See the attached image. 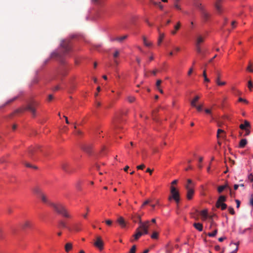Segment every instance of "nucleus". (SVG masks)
<instances>
[{"instance_id": "4c0bfd02", "label": "nucleus", "mask_w": 253, "mask_h": 253, "mask_svg": "<svg viewBox=\"0 0 253 253\" xmlns=\"http://www.w3.org/2000/svg\"><path fill=\"white\" fill-rule=\"evenodd\" d=\"M158 233L157 232H154L151 235V238L152 239H156L158 238Z\"/></svg>"}, {"instance_id": "6e6552de", "label": "nucleus", "mask_w": 253, "mask_h": 253, "mask_svg": "<svg viewBox=\"0 0 253 253\" xmlns=\"http://www.w3.org/2000/svg\"><path fill=\"white\" fill-rule=\"evenodd\" d=\"M120 51L119 49H115L114 52L113 54V64L114 66H117L119 63V59L118 58L120 55Z\"/></svg>"}, {"instance_id": "8fccbe9b", "label": "nucleus", "mask_w": 253, "mask_h": 253, "mask_svg": "<svg viewBox=\"0 0 253 253\" xmlns=\"http://www.w3.org/2000/svg\"><path fill=\"white\" fill-rule=\"evenodd\" d=\"M222 132H224V130L221 129H218L217 130V137H218L219 136V134L220 133H222Z\"/></svg>"}, {"instance_id": "ea45409f", "label": "nucleus", "mask_w": 253, "mask_h": 253, "mask_svg": "<svg viewBox=\"0 0 253 253\" xmlns=\"http://www.w3.org/2000/svg\"><path fill=\"white\" fill-rule=\"evenodd\" d=\"M220 208L222 210H224L227 208V205L225 203H222L220 204Z\"/></svg>"}, {"instance_id": "473e14b6", "label": "nucleus", "mask_w": 253, "mask_h": 253, "mask_svg": "<svg viewBox=\"0 0 253 253\" xmlns=\"http://www.w3.org/2000/svg\"><path fill=\"white\" fill-rule=\"evenodd\" d=\"M59 226L63 227V228H67L69 230H71V229L70 228L66 226V223L63 221H60L59 222Z\"/></svg>"}, {"instance_id": "f704fd0d", "label": "nucleus", "mask_w": 253, "mask_h": 253, "mask_svg": "<svg viewBox=\"0 0 253 253\" xmlns=\"http://www.w3.org/2000/svg\"><path fill=\"white\" fill-rule=\"evenodd\" d=\"M16 98H17V97H14V98H12L11 99H9L1 108L3 107L5 105H8V104H10V103L12 102L15 100H16Z\"/></svg>"}, {"instance_id": "c9c22d12", "label": "nucleus", "mask_w": 253, "mask_h": 253, "mask_svg": "<svg viewBox=\"0 0 253 253\" xmlns=\"http://www.w3.org/2000/svg\"><path fill=\"white\" fill-rule=\"evenodd\" d=\"M81 184H82V181L81 180H79L76 182L75 186L78 190L81 189Z\"/></svg>"}, {"instance_id": "4468645a", "label": "nucleus", "mask_w": 253, "mask_h": 253, "mask_svg": "<svg viewBox=\"0 0 253 253\" xmlns=\"http://www.w3.org/2000/svg\"><path fill=\"white\" fill-rule=\"evenodd\" d=\"M216 78L215 80L216 83L219 86L224 85L226 84V82H220L219 81V73L218 72H216Z\"/></svg>"}, {"instance_id": "5fc2aeb1", "label": "nucleus", "mask_w": 253, "mask_h": 253, "mask_svg": "<svg viewBox=\"0 0 253 253\" xmlns=\"http://www.w3.org/2000/svg\"><path fill=\"white\" fill-rule=\"evenodd\" d=\"M235 202L236 203V204H237V206H236L237 208H239L240 206V201L239 200L236 199V200H235Z\"/></svg>"}, {"instance_id": "dca6fc26", "label": "nucleus", "mask_w": 253, "mask_h": 253, "mask_svg": "<svg viewBox=\"0 0 253 253\" xmlns=\"http://www.w3.org/2000/svg\"><path fill=\"white\" fill-rule=\"evenodd\" d=\"M200 215H201L203 220H206L208 217V210H204L200 211Z\"/></svg>"}, {"instance_id": "20e7f679", "label": "nucleus", "mask_w": 253, "mask_h": 253, "mask_svg": "<svg viewBox=\"0 0 253 253\" xmlns=\"http://www.w3.org/2000/svg\"><path fill=\"white\" fill-rule=\"evenodd\" d=\"M33 192L41 199V201L45 204L49 205L51 203L48 200L46 195L42 191V189L39 186H35L32 189Z\"/></svg>"}, {"instance_id": "39448f33", "label": "nucleus", "mask_w": 253, "mask_h": 253, "mask_svg": "<svg viewBox=\"0 0 253 253\" xmlns=\"http://www.w3.org/2000/svg\"><path fill=\"white\" fill-rule=\"evenodd\" d=\"M61 46L63 51V55L67 54L71 49V44L68 40L63 41L61 43Z\"/></svg>"}, {"instance_id": "37998d69", "label": "nucleus", "mask_w": 253, "mask_h": 253, "mask_svg": "<svg viewBox=\"0 0 253 253\" xmlns=\"http://www.w3.org/2000/svg\"><path fill=\"white\" fill-rule=\"evenodd\" d=\"M248 88H249V89L250 90H252V88L253 87V85L252 81H249L248 82Z\"/></svg>"}, {"instance_id": "ddd939ff", "label": "nucleus", "mask_w": 253, "mask_h": 253, "mask_svg": "<svg viewBox=\"0 0 253 253\" xmlns=\"http://www.w3.org/2000/svg\"><path fill=\"white\" fill-rule=\"evenodd\" d=\"M221 0H216L215 4V8L218 13H221L222 12V8L220 5Z\"/></svg>"}, {"instance_id": "f3484780", "label": "nucleus", "mask_w": 253, "mask_h": 253, "mask_svg": "<svg viewBox=\"0 0 253 253\" xmlns=\"http://www.w3.org/2000/svg\"><path fill=\"white\" fill-rule=\"evenodd\" d=\"M117 222L119 224V225L123 228L126 227V222L124 219L122 217H120L118 220Z\"/></svg>"}, {"instance_id": "603ef678", "label": "nucleus", "mask_w": 253, "mask_h": 253, "mask_svg": "<svg viewBox=\"0 0 253 253\" xmlns=\"http://www.w3.org/2000/svg\"><path fill=\"white\" fill-rule=\"evenodd\" d=\"M145 168V165L143 164H142L141 165L138 166L137 167V169H143Z\"/></svg>"}, {"instance_id": "f8f14e48", "label": "nucleus", "mask_w": 253, "mask_h": 253, "mask_svg": "<svg viewBox=\"0 0 253 253\" xmlns=\"http://www.w3.org/2000/svg\"><path fill=\"white\" fill-rule=\"evenodd\" d=\"M94 245L95 247L98 248L99 249H102L103 246V242L100 237H98L97 238L96 241L94 243Z\"/></svg>"}, {"instance_id": "aec40b11", "label": "nucleus", "mask_w": 253, "mask_h": 253, "mask_svg": "<svg viewBox=\"0 0 253 253\" xmlns=\"http://www.w3.org/2000/svg\"><path fill=\"white\" fill-rule=\"evenodd\" d=\"M249 126H250V123L247 121L245 120L244 121V124H241L239 127L242 129H246V127Z\"/></svg>"}, {"instance_id": "423d86ee", "label": "nucleus", "mask_w": 253, "mask_h": 253, "mask_svg": "<svg viewBox=\"0 0 253 253\" xmlns=\"http://www.w3.org/2000/svg\"><path fill=\"white\" fill-rule=\"evenodd\" d=\"M170 194L171 195L169 196L168 198L169 201L180 197L179 192L176 190L175 187L173 186L170 187Z\"/></svg>"}, {"instance_id": "c756f323", "label": "nucleus", "mask_w": 253, "mask_h": 253, "mask_svg": "<svg viewBox=\"0 0 253 253\" xmlns=\"http://www.w3.org/2000/svg\"><path fill=\"white\" fill-rule=\"evenodd\" d=\"M165 37V35L164 34H160V36H159V39H158V45H160L164 38Z\"/></svg>"}, {"instance_id": "69168bd1", "label": "nucleus", "mask_w": 253, "mask_h": 253, "mask_svg": "<svg viewBox=\"0 0 253 253\" xmlns=\"http://www.w3.org/2000/svg\"><path fill=\"white\" fill-rule=\"evenodd\" d=\"M74 229L76 231H79L80 230V229L77 225L75 226Z\"/></svg>"}, {"instance_id": "a211bd4d", "label": "nucleus", "mask_w": 253, "mask_h": 253, "mask_svg": "<svg viewBox=\"0 0 253 253\" xmlns=\"http://www.w3.org/2000/svg\"><path fill=\"white\" fill-rule=\"evenodd\" d=\"M181 24L180 22H178L176 25L174 26V30H173L171 32L172 35H174L176 34V31L178 30L180 27Z\"/></svg>"}, {"instance_id": "b1692460", "label": "nucleus", "mask_w": 253, "mask_h": 253, "mask_svg": "<svg viewBox=\"0 0 253 253\" xmlns=\"http://www.w3.org/2000/svg\"><path fill=\"white\" fill-rule=\"evenodd\" d=\"M199 99V97L196 96L191 101V105L192 107H196V102Z\"/></svg>"}, {"instance_id": "0e129e2a", "label": "nucleus", "mask_w": 253, "mask_h": 253, "mask_svg": "<svg viewBox=\"0 0 253 253\" xmlns=\"http://www.w3.org/2000/svg\"><path fill=\"white\" fill-rule=\"evenodd\" d=\"M205 111L207 114H211V110H210L209 109H205Z\"/></svg>"}, {"instance_id": "2f4dec72", "label": "nucleus", "mask_w": 253, "mask_h": 253, "mask_svg": "<svg viewBox=\"0 0 253 253\" xmlns=\"http://www.w3.org/2000/svg\"><path fill=\"white\" fill-rule=\"evenodd\" d=\"M127 100L129 102L132 103L135 100V98L133 96H128L127 97Z\"/></svg>"}, {"instance_id": "a878e982", "label": "nucleus", "mask_w": 253, "mask_h": 253, "mask_svg": "<svg viewBox=\"0 0 253 253\" xmlns=\"http://www.w3.org/2000/svg\"><path fill=\"white\" fill-rule=\"evenodd\" d=\"M143 41L144 44L147 47L151 46L152 43L147 41V39L145 37H143Z\"/></svg>"}, {"instance_id": "7c9ffc66", "label": "nucleus", "mask_w": 253, "mask_h": 253, "mask_svg": "<svg viewBox=\"0 0 253 253\" xmlns=\"http://www.w3.org/2000/svg\"><path fill=\"white\" fill-rule=\"evenodd\" d=\"M196 41L200 44L204 41V38L201 36H199L196 39Z\"/></svg>"}, {"instance_id": "9b49d317", "label": "nucleus", "mask_w": 253, "mask_h": 253, "mask_svg": "<svg viewBox=\"0 0 253 253\" xmlns=\"http://www.w3.org/2000/svg\"><path fill=\"white\" fill-rule=\"evenodd\" d=\"M69 167V164L66 162H62L61 164V167L62 169L67 173L71 172V171L70 170Z\"/></svg>"}, {"instance_id": "774afa93", "label": "nucleus", "mask_w": 253, "mask_h": 253, "mask_svg": "<svg viewBox=\"0 0 253 253\" xmlns=\"http://www.w3.org/2000/svg\"><path fill=\"white\" fill-rule=\"evenodd\" d=\"M158 6L159 7V8L161 9H163V6L161 4V2H158Z\"/></svg>"}, {"instance_id": "79ce46f5", "label": "nucleus", "mask_w": 253, "mask_h": 253, "mask_svg": "<svg viewBox=\"0 0 253 253\" xmlns=\"http://www.w3.org/2000/svg\"><path fill=\"white\" fill-rule=\"evenodd\" d=\"M74 133L75 135L80 136L82 134V132L80 130L77 129V130H75V131L74 132Z\"/></svg>"}, {"instance_id": "864d4df0", "label": "nucleus", "mask_w": 253, "mask_h": 253, "mask_svg": "<svg viewBox=\"0 0 253 253\" xmlns=\"http://www.w3.org/2000/svg\"><path fill=\"white\" fill-rule=\"evenodd\" d=\"M239 102H245L246 103H248V101L247 100H246L245 99H243L242 98H239Z\"/></svg>"}, {"instance_id": "2eb2a0df", "label": "nucleus", "mask_w": 253, "mask_h": 253, "mask_svg": "<svg viewBox=\"0 0 253 253\" xmlns=\"http://www.w3.org/2000/svg\"><path fill=\"white\" fill-rule=\"evenodd\" d=\"M201 13V15H202V17L203 19L205 21H207L209 19L210 15L208 12H207L205 10H204V11H202Z\"/></svg>"}, {"instance_id": "4d7b16f0", "label": "nucleus", "mask_w": 253, "mask_h": 253, "mask_svg": "<svg viewBox=\"0 0 253 253\" xmlns=\"http://www.w3.org/2000/svg\"><path fill=\"white\" fill-rule=\"evenodd\" d=\"M247 70L248 71L250 72H253V69H252V68H251V65H250H250L248 66V67H247Z\"/></svg>"}, {"instance_id": "052dcab7", "label": "nucleus", "mask_w": 253, "mask_h": 253, "mask_svg": "<svg viewBox=\"0 0 253 253\" xmlns=\"http://www.w3.org/2000/svg\"><path fill=\"white\" fill-rule=\"evenodd\" d=\"M149 202H150V201H149V200H146V201H145L143 203V205H142V207H142V208H143L145 205L148 204L149 203Z\"/></svg>"}, {"instance_id": "e433bc0d", "label": "nucleus", "mask_w": 253, "mask_h": 253, "mask_svg": "<svg viewBox=\"0 0 253 253\" xmlns=\"http://www.w3.org/2000/svg\"><path fill=\"white\" fill-rule=\"evenodd\" d=\"M24 164L25 165L26 167H27L28 168H33V169H37V167L36 166H33L31 164L28 163L27 162H24Z\"/></svg>"}, {"instance_id": "de8ad7c7", "label": "nucleus", "mask_w": 253, "mask_h": 253, "mask_svg": "<svg viewBox=\"0 0 253 253\" xmlns=\"http://www.w3.org/2000/svg\"><path fill=\"white\" fill-rule=\"evenodd\" d=\"M36 151V148H31L29 149V153L32 155L34 152L35 151Z\"/></svg>"}, {"instance_id": "4be33fe9", "label": "nucleus", "mask_w": 253, "mask_h": 253, "mask_svg": "<svg viewBox=\"0 0 253 253\" xmlns=\"http://www.w3.org/2000/svg\"><path fill=\"white\" fill-rule=\"evenodd\" d=\"M72 249V244L71 243H67L65 246V249L66 252H69Z\"/></svg>"}, {"instance_id": "72a5a7b5", "label": "nucleus", "mask_w": 253, "mask_h": 253, "mask_svg": "<svg viewBox=\"0 0 253 253\" xmlns=\"http://www.w3.org/2000/svg\"><path fill=\"white\" fill-rule=\"evenodd\" d=\"M217 232V230L216 229H214V230L213 231V232L209 233L208 234V235L209 237H214L216 235Z\"/></svg>"}, {"instance_id": "0eeeda50", "label": "nucleus", "mask_w": 253, "mask_h": 253, "mask_svg": "<svg viewBox=\"0 0 253 253\" xmlns=\"http://www.w3.org/2000/svg\"><path fill=\"white\" fill-rule=\"evenodd\" d=\"M185 188L187 190V198L188 200H191L194 193V190L192 186L189 185H185Z\"/></svg>"}, {"instance_id": "a18cd8bd", "label": "nucleus", "mask_w": 253, "mask_h": 253, "mask_svg": "<svg viewBox=\"0 0 253 253\" xmlns=\"http://www.w3.org/2000/svg\"><path fill=\"white\" fill-rule=\"evenodd\" d=\"M135 251H136V246L135 245H134L130 249L129 253H135Z\"/></svg>"}, {"instance_id": "680f3d73", "label": "nucleus", "mask_w": 253, "mask_h": 253, "mask_svg": "<svg viewBox=\"0 0 253 253\" xmlns=\"http://www.w3.org/2000/svg\"><path fill=\"white\" fill-rule=\"evenodd\" d=\"M193 72V68H191L188 72V75L190 76Z\"/></svg>"}, {"instance_id": "412c9836", "label": "nucleus", "mask_w": 253, "mask_h": 253, "mask_svg": "<svg viewBox=\"0 0 253 253\" xmlns=\"http://www.w3.org/2000/svg\"><path fill=\"white\" fill-rule=\"evenodd\" d=\"M83 149L88 154H90L91 152V147L90 145L84 146L83 147Z\"/></svg>"}, {"instance_id": "a19ab883", "label": "nucleus", "mask_w": 253, "mask_h": 253, "mask_svg": "<svg viewBox=\"0 0 253 253\" xmlns=\"http://www.w3.org/2000/svg\"><path fill=\"white\" fill-rule=\"evenodd\" d=\"M179 1L180 0H176L174 4L175 7L178 10L181 9L180 6L177 4V2Z\"/></svg>"}, {"instance_id": "338daca9", "label": "nucleus", "mask_w": 253, "mask_h": 253, "mask_svg": "<svg viewBox=\"0 0 253 253\" xmlns=\"http://www.w3.org/2000/svg\"><path fill=\"white\" fill-rule=\"evenodd\" d=\"M174 200L175 201V202L177 204H178V203L180 201V197L179 198H176L175 199H174Z\"/></svg>"}, {"instance_id": "bb28decb", "label": "nucleus", "mask_w": 253, "mask_h": 253, "mask_svg": "<svg viewBox=\"0 0 253 253\" xmlns=\"http://www.w3.org/2000/svg\"><path fill=\"white\" fill-rule=\"evenodd\" d=\"M228 187L227 184L219 186L217 188V191L219 193H221L225 188Z\"/></svg>"}, {"instance_id": "c85d7f7f", "label": "nucleus", "mask_w": 253, "mask_h": 253, "mask_svg": "<svg viewBox=\"0 0 253 253\" xmlns=\"http://www.w3.org/2000/svg\"><path fill=\"white\" fill-rule=\"evenodd\" d=\"M230 245V246H234L235 247L234 250L231 252L230 253H236L238 250V244L231 243Z\"/></svg>"}, {"instance_id": "49530a36", "label": "nucleus", "mask_w": 253, "mask_h": 253, "mask_svg": "<svg viewBox=\"0 0 253 253\" xmlns=\"http://www.w3.org/2000/svg\"><path fill=\"white\" fill-rule=\"evenodd\" d=\"M250 229V228H247V229H243V230H242L241 228H240V229H239V233H240V234H244V233H245V232L246 231V230H248V229Z\"/></svg>"}, {"instance_id": "7ed1b4c3", "label": "nucleus", "mask_w": 253, "mask_h": 253, "mask_svg": "<svg viewBox=\"0 0 253 253\" xmlns=\"http://www.w3.org/2000/svg\"><path fill=\"white\" fill-rule=\"evenodd\" d=\"M38 106V103L35 101L31 102L29 103L27 106L25 108H21L17 109L14 113H21L24 112L26 110H28L30 111L33 117H35L36 116V107Z\"/></svg>"}, {"instance_id": "09e8293b", "label": "nucleus", "mask_w": 253, "mask_h": 253, "mask_svg": "<svg viewBox=\"0 0 253 253\" xmlns=\"http://www.w3.org/2000/svg\"><path fill=\"white\" fill-rule=\"evenodd\" d=\"M249 204L250 206L253 207V195H251V198L250 200Z\"/></svg>"}, {"instance_id": "393cba45", "label": "nucleus", "mask_w": 253, "mask_h": 253, "mask_svg": "<svg viewBox=\"0 0 253 253\" xmlns=\"http://www.w3.org/2000/svg\"><path fill=\"white\" fill-rule=\"evenodd\" d=\"M32 226V223L30 221H25L23 225V227L24 228H30Z\"/></svg>"}, {"instance_id": "1a4fd4ad", "label": "nucleus", "mask_w": 253, "mask_h": 253, "mask_svg": "<svg viewBox=\"0 0 253 253\" xmlns=\"http://www.w3.org/2000/svg\"><path fill=\"white\" fill-rule=\"evenodd\" d=\"M127 37L128 36L127 35H125L121 37H116L112 38V41H117L120 43H122L127 38Z\"/></svg>"}, {"instance_id": "e2e57ef3", "label": "nucleus", "mask_w": 253, "mask_h": 253, "mask_svg": "<svg viewBox=\"0 0 253 253\" xmlns=\"http://www.w3.org/2000/svg\"><path fill=\"white\" fill-rule=\"evenodd\" d=\"M52 55L53 56L55 55L56 56H60V57L62 56L61 53H53Z\"/></svg>"}, {"instance_id": "f257e3e1", "label": "nucleus", "mask_w": 253, "mask_h": 253, "mask_svg": "<svg viewBox=\"0 0 253 253\" xmlns=\"http://www.w3.org/2000/svg\"><path fill=\"white\" fill-rule=\"evenodd\" d=\"M133 222H138L140 224L139 226L136 229V233L133 235L135 240H137L142 235L148 234V228L150 225V221L147 220L142 222L141 219V216L139 214H135L131 217Z\"/></svg>"}, {"instance_id": "6e6d98bb", "label": "nucleus", "mask_w": 253, "mask_h": 253, "mask_svg": "<svg viewBox=\"0 0 253 253\" xmlns=\"http://www.w3.org/2000/svg\"><path fill=\"white\" fill-rule=\"evenodd\" d=\"M161 83H162L161 80H157V81L156 82V86L157 87V88H158L160 86Z\"/></svg>"}, {"instance_id": "13d9d810", "label": "nucleus", "mask_w": 253, "mask_h": 253, "mask_svg": "<svg viewBox=\"0 0 253 253\" xmlns=\"http://www.w3.org/2000/svg\"><path fill=\"white\" fill-rule=\"evenodd\" d=\"M196 108V109H197V110L198 111H201L202 110V105H199V106H197L196 105V107H195Z\"/></svg>"}, {"instance_id": "cd10ccee", "label": "nucleus", "mask_w": 253, "mask_h": 253, "mask_svg": "<svg viewBox=\"0 0 253 253\" xmlns=\"http://www.w3.org/2000/svg\"><path fill=\"white\" fill-rule=\"evenodd\" d=\"M195 6L197 7L201 11H204L205 10L204 7L202 6L201 3L198 2H195L194 4Z\"/></svg>"}, {"instance_id": "9d476101", "label": "nucleus", "mask_w": 253, "mask_h": 253, "mask_svg": "<svg viewBox=\"0 0 253 253\" xmlns=\"http://www.w3.org/2000/svg\"><path fill=\"white\" fill-rule=\"evenodd\" d=\"M226 200V197L225 196L221 195L219 197L216 203V207L217 208H220V204L223 203Z\"/></svg>"}, {"instance_id": "5701e85b", "label": "nucleus", "mask_w": 253, "mask_h": 253, "mask_svg": "<svg viewBox=\"0 0 253 253\" xmlns=\"http://www.w3.org/2000/svg\"><path fill=\"white\" fill-rule=\"evenodd\" d=\"M247 144V140L246 139H242L241 140L239 143V147L240 148H244Z\"/></svg>"}, {"instance_id": "6ab92c4d", "label": "nucleus", "mask_w": 253, "mask_h": 253, "mask_svg": "<svg viewBox=\"0 0 253 253\" xmlns=\"http://www.w3.org/2000/svg\"><path fill=\"white\" fill-rule=\"evenodd\" d=\"M193 226L199 231H202L203 230V225L200 223H194Z\"/></svg>"}, {"instance_id": "c03bdc74", "label": "nucleus", "mask_w": 253, "mask_h": 253, "mask_svg": "<svg viewBox=\"0 0 253 253\" xmlns=\"http://www.w3.org/2000/svg\"><path fill=\"white\" fill-rule=\"evenodd\" d=\"M228 211L230 214L232 215H234L235 214V211L232 207H229Z\"/></svg>"}, {"instance_id": "f03ea898", "label": "nucleus", "mask_w": 253, "mask_h": 253, "mask_svg": "<svg viewBox=\"0 0 253 253\" xmlns=\"http://www.w3.org/2000/svg\"><path fill=\"white\" fill-rule=\"evenodd\" d=\"M53 210L58 214H60L66 218H70L71 215L69 214L66 207L60 203L54 204L53 203H49Z\"/></svg>"}, {"instance_id": "58836bf2", "label": "nucleus", "mask_w": 253, "mask_h": 253, "mask_svg": "<svg viewBox=\"0 0 253 253\" xmlns=\"http://www.w3.org/2000/svg\"><path fill=\"white\" fill-rule=\"evenodd\" d=\"M187 181V184L186 185H189L192 186V188H193L194 184L193 181H192V180H191L190 179H188Z\"/></svg>"}, {"instance_id": "bf43d9fd", "label": "nucleus", "mask_w": 253, "mask_h": 253, "mask_svg": "<svg viewBox=\"0 0 253 253\" xmlns=\"http://www.w3.org/2000/svg\"><path fill=\"white\" fill-rule=\"evenodd\" d=\"M53 98V96L52 94H49L48 97V100L49 101H51Z\"/></svg>"}, {"instance_id": "3c124183", "label": "nucleus", "mask_w": 253, "mask_h": 253, "mask_svg": "<svg viewBox=\"0 0 253 253\" xmlns=\"http://www.w3.org/2000/svg\"><path fill=\"white\" fill-rule=\"evenodd\" d=\"M196 51L198 53H202V49L200 46H198L196 47Z\"/></svg>"}]
</instances>
